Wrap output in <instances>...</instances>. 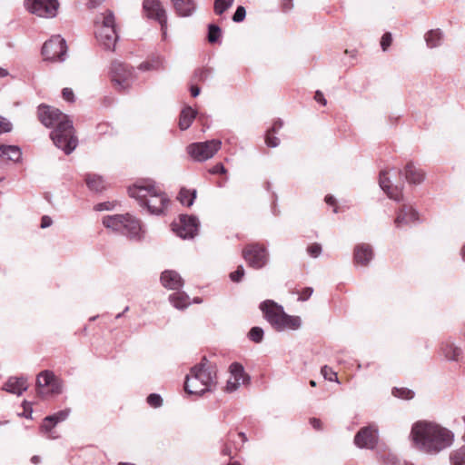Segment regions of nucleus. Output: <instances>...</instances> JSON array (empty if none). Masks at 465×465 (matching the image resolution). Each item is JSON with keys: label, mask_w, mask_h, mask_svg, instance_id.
Returning a JSON list of instances; mask_svg holds the SVG:
<instances>
[{"label": "nucleus", "mask_w": 465, "mask_h": 465, "mask_svg": "<svg viewBox=\"0 0 465 465\" xmlns=\"http://www.w3.org/2000/svg\"><path fill=\"white\" fill-rule=\"evenodd\" d=\"M2 389L9 393L20 396L27 390L26 379L24 377H10Z\"/></svg>", "instance_id": "5701e85b"}, {"label": "nucleus", "mask_w": 465, "mask_h": 465, "mask_svg": "<svg viewBox=\"0 0 465 465\" xmlns=\"http://www.w3.org/2000/svg\"><path fill=\"white\" fill-rule=\"evenodd\" d=\"M26 9L37 16L54 18L59 8L58 0H25Z\"/></svg>", "instance_id": "ddd939ff"}, {"label": "nucleus", "mask_w": 465, "mask_h": 465, "mask_svg": "<svg viewBox=\"0 0 465 465\" xmlns=\"http://www.w3.org/2000/svg\"><path fill=\"white\" fill-rule=\"evenodd\" d=\"M265 320L277 331L285 330H297L301 327L302 320L299 316L287 314L283 307L272 300H265L260 303Z\"/></svg>", "instance_id": "39448f33"}, {"label": "nucleus", "mask_w": 465, "mask_h": 465, "mask_svg": "<svg viewBox=\"0 0 465 465\" xmlns=\"http://www.w3.org/2000/svg\"><path fill=\"white\" fill-rule=\"evenodd\" d=\"M379 184L381 190L387 193L389 198L395 202H401L403 200V183H399L398 184L393 185L387 171L380 172Z\"/></svg>", "instance_id": "dca6fc26"}, {"label": "nucleus", "mask_w": 465, "mask_h": 465, "mask_svg": "<svg viewBox=\"0 0 465 465\" xmlns=\"http://www.w3.org/2000/svg\"><path fill=\"white\" fill-rule=\"evenodd\" d=\"M282 6L284 12L290 11L293 6L292 0H282Z\"/></svg>", "instance_id": "bf43d9fd"}, {"label": "nucleus", "mask_w": 465, "mask_h": 465, "mask_svg": "<svg viewBox=\"0 0 465 465\" xmlns=\"http://www.w3.org/2000/svg\"><path fill=\"white\" fill-rule=\"evenodd\" d=\"M53 223V220L50 216L48 215H44L42 218H41V224H40V227L42 229H45V228H48L52 225Z\"/></svg>", "instance_id": "5fc2aeb1"}, {"label": "nucleus", "mask_w": 465, "mask_h": 465, "mask_svg": "<svg viewBox=\"0 0 465 465\" xmlns=\"http://www.w3.org/2000/svg\"><path fill=\"white\" fill-rule=\"evenodd\" d=\"M222 36L220 26L214 24L208 25L207 40L210 44H215Z\"/></svg>", "instance_id": "473e14b6"}, {"label": "nucleus", "mask_w": 465, "mask_h": 465, "mask_svg": "<svg viewBox=\"0 0 465 465\" xmlns=\"http://www.w3.org/2000/svg\"><path fill=\"white\" fill-rule=\"evenodd\" d=\"M103 224L131 239L139 238L142 230L140 221L129 213L107 215L104 217Z\"/></svg>", "instance_id": "0eeeda50"}, {"label": "nucleus", "mask_w": 465, "mask_h": 465, "mask_svg": "<svg viewBox=\"0 0 465 465\" xmlns=\"http://www.w3.org/2000/svg\"><path fill=\"white\" fill-rule=\"evenodd\" d=\"M246 16V10L242 5H239L233 15H232V21L235 23H241L245 19Z\"/></svg>", "instance_id": "c03bdc74"}, {"label": "nucleus", "mask_w": 465, "mask_h": 465, "mask_svg": "<svg viewBox=\"0 0 465 465\" xmlns=\"http://www.w3.org/2000/svg\"><path fill=\"white\" fill-rule=\"evenodd\" d=\"M272 132L267 131L265 134V143L268 147L275 148L280 144L278 137L272 135Z\"/></svg>", "instance_id": "37998d69"}, {"label": "nucleus", "mask_w": 465, "mask_h": 465, "mask_svg": "<svg viewBox=\"0 0 465 465\" xmlns=\"http://www.w3.org/2000/svg\"><path fill=\"white\" fill-rule=\"evenodd\" d=\"M62 95H63V98L67 102H74V94L71 88H67V87L64 88L62 90Z\"/></svg>", "instance_id": "603ef678"}, {"label": "nucleus", "mask_w": 465, "mask_h": 465, "mask_svg": "<svg viewBox=\"0 0 465 465\" xmlns=\"http://www.w3.org/2000/svg\"><path fill=\"white\" fill-rule=\"evenodd\" d=\"M222 142L213 139L205 142L193 143L186 148L188 154L197 162L212 158L221 148Z\"/></svg>", "instance_id": "9b49d317"}, {"label": "nucleus", "mask_w": 465, "mask_h": 465, "mask_svg": "<svg viewBox=\"0 0 465 465\" xmlns=\"http://www.w3.org/2000/svg\"><path fill=\"white\" fill-rule=\"evenodd\" d=\"M54 377L53 371L47 370L41 371L37 375L36 386L38 388V393H45V390L52 383Z\"/></svg>", "instance_id": "cd10ccee"}, {"label": "nucleus", "mask_w": 465, "mask_h": 465, "mask_svg": "<svg viewBox=\"0 0 465 465\" xmlns=\"http://www.w3.org/2000/svg\"><path fill=\"white\" fill-rule=\"evenodd\" d=\"M39 121L45 127H54L50 133L54 144L65 154L72 153L77 146L78 140L74 135L73 121L59 109L41 104L37 107Z\"/></svg>", "instance_id": "f257e3e1"}, {"label": "nucleus", "mask_w": 465, "mask_h": 465, "mask_svg": "<svg viewBox=\"0 0 465 465\" xmlns=\"http://www.w3.org/2000/svg\"><path fill=\"white\" fill-rule=\"evenodd\" d=\"M175 13L181 17L191 16L196 9L194 0H171Z\"/></svg>", "instance_id": "b1692460"}, {"label": "nucleus", "mask_w": 465, "mask_h": 465, "mask_svg": "<svg viewBox=\"0 0 465 465\" xmlns=\"http://www.w3.org/2000/svg\"><path fill=\"white\" fill-rule=\"evenodd\" d=\"M197 115V111L193 110L191 106L184 107L180 114L179 117V128L182 131L187 130L193 121L195 119Z\"/></svg>", "instance_id": "393cba45"}, {"label": "nucleus", "mask_w": 465, "mask_h": 465, "mask_svg": "<svg viewBox=\"0 0 465 465\" xmlns=\"http://www.w3.org/2000/svg\"><path fill=\"white\" fill-rule=\"evenodd\" d=\"M324 200H325V203L329 205L335 206V204H336V199L334 198V196H332L331 194L326 195Z\"/></svg>", "instance_id": "0e129e2a"}, {"label": "nucleus", "mask_w": 465, "mask_h": 465, "mask_svg": "<svg viewBox=\"0 0 465 465\" xmlns=\"http://www.w3.org/2000/svg\"><path fill=\"white\" fill-rule=\"evenodd\" d=\"M42 55L46 61L53 63L64 62L67 57L66 41L61 35H53L42 46Z\"/></svg>", "instance_id": "1a4fd4ad"}, {"label": "nucleus", "mask_w": 465, "mask_h": 465, "mask_svg": "<svg viewBox=\"0 0 465 465\" xmlns=\"http://www.w3.org/2000/svg\"><path fill=\"white\" fill-rule=\"evenodd\" d=\"M170 302L179 310H183L189 305V296L184 292H177L169 296Z\"/></svg>", "instance_id": "c85d7f7f"}, {"label": "nucleus", "mask_w": 465, "mask_h": 465, "mask_svg": "<svg viewBox=\"0 0 465 465\" xmlns=\"http://www.w3.org/2000/svg\"><path fill=\"white\" fill-rule=\"evenodd\" d=\"M143 8L150 19H154L161 25L163 36H166L167 15L160 0H143Z\"/></svg>", "instance_id": "2eb2a0df"}, {"label": "nucleus", "mask_w": 465, "mask_h": 465, "mask_svg": "<svg viewBox=\"0 0 465 465\" xmlns=\"http://www.w3.org/2000/svg\"><path fill=\"white\" fill-rule=\"evenodd\" d=\"M451 465H464L465 464V445L460 449L451 452L450 456Z\"/></svg>", "instance_id": "c9c22d12"}, {"label": "nucleus", "mask_w": 465, "mask_h": 465, "mask_svg": "<svg viewBox=\"0 0 465 465\" xmlns=\"http://www.w3.org/2000/svg\"><path fill=\"white\" fill-rule=\"evenodd\" d=\"M196 190H188L185 188H182L179 192L177 199L179 202L185 206H192L194 203V200L196 198Z\"/></svg>", "instance_id": "7c9ffc66"}, {"label": "nucleus", "mask_w": 465, "mask_h": 465, "mask_svg": "<svg viewBox=\"0 0 465 465\" xmlns=\"http://www.w3.org/2000/svg\"><path fill=\"white\" fill-rule=\"evenodd\" d=\"M392 395L396 398H400L402 400H411L414 397L415 393L413 391L408 388L394 387L392 389Z\"/></svg>", "instance_id": "e433bc0d"}, {"label": "nucleus", "mask_w": 465, "mask_h": 465, "mask_svg": "<svg viewBox=\"0 0 465 465\" xmlns=\"http://www.w3.org/2000/svg\"><path fill=\"white\" fill-rule=\"evenodd\" d=\"M190 92L193 97H197L201 93V89L198 85L193 84L191 85Z\"/></svg>", "instance_id": "680f3d73"}, {"label": "nucleus", "mask_w": 465, "mask_h": 465, "mask_svg": "<svg viewBox=\"0 0 465 465\" xmlns=\"http://www.w3.org/2000/svg\"><path fill=\"white\" fill-rule=\"evenodd\" d=\"M263 335L264 331L262 328L258 326L252 327L248 332V338L255 343L262 342L263 340Z\"/></svg>", "instance_id": "4c0bfd02"}, {"label": "nucleus", "mask_w": 465, "mask_h": 465, "mask_svg": "<svg viewBox=\"0 0 465 465\" xmlns=\"http://www.w3.org/2000/svg\"><path fill=\"white\" fill-rule=\"evenodd\" d=\"M379 441V430L375 424L361 428L354 436L353 442L359 449L374 450Z\"/></svg>", "instance_id": "4468645a"}, {"label": "nucleus", "mask_w": 465, "mask_h": 465, "mask_svg": "<svg viewBox=\"0 0 465 465\" xmlns=\"http://www.w3.org/2000/svg\"><path fill=\"white\" fill-rule=\"evenodd\" d=\"M210 172L213 174H223L226 173L227 170L222 163H218L213 166Z\"/></svg>", "instance_id": "3c124183"}, {"label": "nucleus", "mask_w": 465, "mask_h": 465, "mask_svg": "<svg viewBox=\"0 0 465 465\" xmlns=\"http://www.w3.org/2000/svg\"><path fill=\"white\" fill-rule=\"evenodd\" d=\"M460 254H461L462 260L465 262V243L463 244V246L460 250Z\"/></svg>", "instance_id": "774afa93"}, {"label": "nucleus", "mask_w": 465, "mask_h": 465, "mask_svg": "<svg viewBox=\"0 0 465 465\" xmlns=\"http://www.w3.org/2000/svg\"><path fill=\"white\" fill-rule=\"evenodd\" d=\"M173 231L182 239H193L198 233L200 223L196 216L181 214L179 222L173 223Z\"/></svg>", "instance_id": "f8f14e48"}, {"label": "nucleus", "mask_w": 465, "mask_h": 465, "mask_svg": "<svg viewBox=\"0 0 465 465\" xmlns=\"http://www.w3.org/2000/svg\"><path fill=\"white\" fill-rule=\"evenodd\" d=\"M234 0H214L213 11L215 15H222L233 4Z\"/></svg>", "instance_id": "f704fd0d"}, {"label": "nucleus", "mask_w": 465, "mask_h": 465, "mask_svg": "<svg viewBox=\"0 0 465 465\" xmlns=\"http://www.w3.org/2000/svg\"><path fill=\"white\" fill-rule=\"evenodd\" d=\"M12 127V124L7 119L0 115V134L11 132Z\"/></svg>", "instance_id": "09e8293b"}, {"label": "nucleus", "mask_w": 465, "mask_h": 465, "mask_svg": "<svg viewBox=\"0 0 465 465\" xmlns=\"http://www.w3.org/2000/svg\"><path fill=\"white\" fill-rule=\"evenodd\" d=\"M310 423L312 424V426L316 429V430H320L321 429V426H322V422L319 419H316V418H312L310 420Z\"/></svg>", "instance_id": "e2e57ef3"}, {"label": "nucleus", "mask_w": 465, "mask_h": 465, "mask_svg": "<svg viewBox=\"0 0 465 465\" xmlns=\"http://www.w3.org/2000/svg\"><path fill=\"white\" fill-rule=\"evenodd\" d=\"M322 245L318 242L312 243L307 247V252L312 258H317L322 253Z\"/></svg>", "instance_id": "79ce46f5"}, {"label": "nucleus", "mask_w": 465, "mask_h": 465, "mask_svg": "<svg viewBox=\"0 0 465 465\" xmlns=\"http://www.w3.org/2000/svg\"><path fill=\"white\" fill-rule=\"evenodd\" d=\"M313 289L312 287H305L302 290L299 300L307 301L312 294Z\"/></svg>", "instance_id": "864d4df0"}, {"label": "nucleus", "mask_w": 465, "mask_h": 465, "mask_svg": "<svg viewBox=\"0 0 465 465\" xmlns=\"http://www.w3.org/2000/svg\"><path fill=\"white\" fill-rule=\"evenodd\" d=\"M212 74L213 70L211 68H198L194 71L193 78L197 81L204 82L211 77Z\"/></svg>", "instance_id": "58836bf2"}, {"label": "nucleus", "mask_w": 465, "mask_h": 465, "mask_svg": "<svg viewBox=\"0 0 465 465\" xmlns=\"http://www.w3.org/2000/svg\"><path fill=\"white\" fill-rule=\"evenodd\" d=\"M231 378L236 380L242 383L245 382V380L249 381L250 378L245 374L243 366L239 362H232L230 367Z\"/></svg>", "instance_id": "c756f323"}, {"label": "nucleus", "mask_w": 465, "mask_h": 465, "mask_svg": "<svg viewBox=\"0 0 465 465\" xmlns=\"http://www.w3.org/2000/svg\"><path fill=\"white\" fill-rule=\"evenodd\" d=\"M8 74L9 73L6 69L0 67V78L6 77Z\"/></svg>", "instance_id": "69168bd1"}, {"label": "nucleus", "mask_w": 465, "mask_h": 465, "mask_svg": "<svg viewBox=\"0 0 465 465\" xmlns=\"http://www.w3.org/2000/svg\"><path fill=\"white\" fill-rule=\"evenodd\" d=\"M160 281L164 288L170 290H180L183 286V278L173 270L163 271L161 273Z\"/></svg>", "instance_id": "aec40b11"}, {"label": "nucleus", "mask_w": 465, "mask_h": 465, "mask_svg": "<svg viewBox=\"0 0 465 465\" xmlns=\"http://www.w3.org/2000/svg\"><path fill=\"white\" fill-rule=\"evenodd\" d=\"M443 36L440 29H431L425 34L424 39L429 48H436L442 45Z\"/></svg>", "instance_id": "bb28decb"}, {"label": "nucleus", "mask_w": 465, "mask_h": 465, "mask_svg": "<svg viewBox=\"0 0 465 465\" xmlns=\"http://www.w3.org/2000/svg\"><path fill=\"white\" fill-rule=\"evenodd\" d=\"M314 99L317 103L321 104L322 105L327 104V100L325 99L323 94L319 90L315 92Z\"/></svg>", "instance_id": "6e6d98bb"}, {"label": "nucleus", "mask_w": 465, "mask_h": 465, "mask_svg": "<svg viewBox=\"0 0 465 465\" xmlns=\"http://www.w3.org/2000/svg\"><path fill=\"white\" fill-rule=\"evenodd\" d=\"M84 181L88 189L93 192L99 193L105 188L104 178L96 173H86Z\"/></svg>", "instance_id": "a878e982"}, {"label": "nucleus", "mask_w": 465, "mask_h": 465, "mask_svg": "<svg viewBox=\"0 0 465 465\" xmlns=\"http://www.w3.org/2000/svg\"><path fill=\"white\" fill-rule=\"evenodd\" d=\"M321 373L322 374L325 380L339 382L337 373L327 365L322 367Z\"/></svg>", "instance_id": "ea45409f"}, {"label": "nucleus", "mask_w": 465, "mask_h": 465, "mask_svg": "<svg viewBox=\"0 0 465 465\" xmlns=\"http://www.w3.org/2000/svg\"><path fill=\"white\" fill-rule=\"evenodd\" d=\"M241 384H242V383L238 381H236V380H233L232 378H230L227 381V383H226V386H225V391L227 392H233L236 390H238V388L240 387Z\"/></svg>", "instance_id": "8fccbe9b"}, {"label": "nucleus", "mask_w": 465, "mask_h": 465, "mask_svg": "<svg viewBox=\"0 0 465 465\" xmlns=\"http://www.w3.org/2000/svg\"><path fill=\"white\" fill-rule=\"evenodd\" d=\"M129 196L135 199L142 209L153 215H162L170 203L168 195L152 180L139 181L128 188Z\"/></svg>", "instance_id": "7ed1b4c3"}, {"label": "nucleus", "mask_w": 465, "mask_h": 465, "mask_svg": "<svg viewBox=\"0 0 465 465\" xmlns=\"http://www.w3.org/2000/svg\"><path fill=\"white\" fill-rule=\"evenodd\" d=\"M373 258V251L370 244L361 243L355 246L353 260L361 266H367Z\"/></svg>", "instance_id": "412c9836"}, {"label": "nucleus", "mask_w": 465, "mask_h": 465, "mask_svg": "<svg viewBox=\"0 0 465 465\" xmlns=\"http://www.w3.org/2000/svg\"><path fill=\"white\" fill-rule=\"evenodd\" d=\"M217 383L216 365L210 363L203 357L200 363L195 364L186 375L184 391L190 395L201 396L211 391Z\"/></svg>", "instance_id": "20e7f679"}, {"label": "nucleus", "mask_w": 465, "mask_h": 465, "mask_svg": "<svg viewBox=\"0 0 465 465\" xmlns=\"http://www.w3.org/2000/svg\"><path fill=\"white\" fill-rule=\"evenodd\" d=\"M283 126V122L281 119L274 121L272 126L268 130L272 133H277Z\"/></svg>", "instance_id": "4d7b16f0"}, {"label": "nucleus", "mask_w": 465, "mask_h": 465, "mask_svg": "<svg viewBox=\"0 0 465 465\" xmlns=\"http://www.w3.org/2000/svg\"><path fill=\"white\" fill-rule=\"evenodd\" d=\"M420 221V215L418 211L411 204H402L396 211V217L394 223L397 228H401L405 225L418 223Z\"/></svg>", "instance_id": "f3484780"}, {"label": "nucleus", "mask_w": 465, "mask_h": 465, "mask_svg": "<svg viewBox=\"0 0 465 465\" xmlns=\"http://www.w3.org/2000/svg\"><path fill=\"white\" fill-rule=\"evenodd\" d=\"M242 257L247 264L255 270L262 269L269 262V252L266 247L259 242L246 244L242 249Z\"/></svg>", "instance_id": "9d476101"}, {"label": "nucleus", "mask_w": 465, "mask_h": 465, "mask_svg": "<svg viewBox=\"0 0 465 465\" xmlns=\"http://www.w3.org/2000/svg\"><path fill=\"white\" fill-rule=\"evenodd\" d=\"M222 453L223 455H230L231 453V450L229 447L225 446L223 450H222Z\"/></svg>", "instance_id": "338daca9"}, {"label": "nucleus", "mask_w": 465, "mask_h": 465, "mask_svg": "<svg viewBox=\"0 0 465 465\" xmlns=\"http://www.w3.org/2000/svg\"><path fill=\"white\" fill-rule=\"evenodd\" d=\"M440 351L450 361H460L464 357L461 347L456 345L450 339L440 343Z\"/></svg>", "instance_id": "6ab92c4d"}, {"label": "nucleus", "mask_w": 465, "mask_h": 465, "mask_svg": "<svg viewBox=\"0 0 465 465\" xmlns=\"http://www.w3.org/2000/svg\"><path fill=\"white\" fill-rule=\"evenodd\" d=\"M391 42H392V35L391 33L387 32L385 34H383V35L381 36V47L382 49V51H387L388 48L390 47V45H391Z\"/></svg>", "instance_id": "49530a36"}, {"label": "nucleus", "mask_w": 465, "mask_h": 465, "mask_svg": "<svg viewBox=\"0 0 465 465\" xmlns=\"http://www.w3.org/2000/svg\"><path fill=\"white\" fill-rule=\"evenodd\" d=\"M397 173L400 177H403L408 183L413 185L420 184L425 179V173L412 162L407 163L404 168L399 169Z\"/></svg>", "instance_id": "a211bd4d"}, {"label": "nucleus", "mask_w": 465, "mask_h": 465, "mask_svg": "<svg viewBox=\"0 0 465 465\" xmlns=\"http://www.w3.org/2000/svg\"><path fill=\"white\" fill-rule=\"evenodd\" d=\"M24 404L25 411L23 413V416H25V418H29L32 415L33 410L29 402L25 401Z\"/></svg>", "instance_id": "052dcab7"}, {"label": "nucleus", "mask_w": 465, "mask_h": 465, "mask_svg": "<svg viewBox=\"0 0 465 465\" xmlns=\"http://www.w3.org/2000/svg\"><path fill=\"white\" fill-rule=\"evenodd\" d=\"M70 413L69 409L59 411L52 415L46 416L41 424V430L45 433L51 432L52 429L59 422L65 420Z\"/></svg>", "instance_id": "4be33fe9"}, {"label": "nucleus", "mask_w": 465, "mask_h": 465, "mask_svg": "<svg viewBox=\"0 0 465 465\" xmlns=\"http://www.w3.org/2000/svg\"><path fill=\"white\" fill-rule=\"evenodd\" d=\"M94 25L95 37L99 44L106 50H114L118 39L114 12L107 9L96 15Z\"/></svg>", "instance_id": "423d86ee"}, {"label": "nucleus", "mask_w": 465, "mask_h": 465, "mask_svg": "<svg viewBox=\"0 0 465 465\" xmlns=\"http://www.w3.org/2000/svg\"><path fill=\"white\" fill-rule=\"evenodd\" d=\"M147 403L153 408H159L163 405V398L158 393H151L146 399Z\"/></svg>", "instance_id": "a19ab883"}, {"label": "nucleus", "mask_w": 465, "mask_h": 465, "mask_svg": "<svg viewBox=\"0 0 465 465\" xmlns=\"http://www.w3.org/2000/svg\"><path fill=\"white\" fill-rule=\"evenodd\" d=\"M244 268L242 265H239L237 269L230 273V279L234 282H239L244 276Z\"/></svg>", "instance_id": "a18cd8bd"}, {"label": "nucleus", "mask_w": 465, "mask_h": 465, "mask_svg": "<svg viewBox=\"0 0 465 465\" xmlns=\"http://www.w3.org/2000/svg\"><path fill=\"white\" fill-rule=\"evenodd\" d=\"M4 151V155L13 162L17 163L22 158L21 149L16 145H5Z\"/></svg>", "instance_id": "2f4dec72"}, {"label": "nucleus", "mask_w": 465, "mask_h": 465, "mask_svg": "<svg viewBox=\"0 0 465 465\" xmlns=\"http://www.w3.org/2000/svg\"><path fill=\"white\" fill-rule=\"evenodd\" d=\"M97 211H104V210H111L112 209V203L109 202L101 203H98L95 207Z\"/></svg>", "instance_id": "13d9d810"}, {"label": "nucleus", "mask_w": 465, "mask_h": 465, "mask_svg": "<svg viewBox=\"0 0 465 465\" xmlns=\"http://www.w3.org/2000/svg\"><path fill=\"white\" fill-rule=\"evenodd\" d=\"M410 439L418 450L437 454L452 444L454 434L434 422L419 420L412 424Z\"/></svg>", "instance_id": "f03ea898"}, {"label": "nucleus", "mask_w": 465, "mask_h": 465, "mask_svg": "<svg viewBox=\"0 0 465 465\" xmlns=\"http://www.w3.org/2000/svg\"><path fill=\"white\" fill-rule=\"evenodd\" d=\"M46 391H49L53 394H59L62 392V385L60 381H58L55 377L52 383L46 388Z\"/></svg>", "instance_id": "de8ad7c7"}, {"label": "nucleus", "mask_w": 465, "mask_h": 465, "mask_svg": "<svg viewBox=\"0 0 465 465\" xmlns=\"http://www.w3.org/2000/svg\"><path fill=\"white\" fill-rule=\"evenodd\" d=\"M163 65V60L160 57L153 58L152 60L145 61L139 65L141 71L158 70Z\"/></svg>", "instance_id": "72a5a7b5"}, {"label": "nucleus", "mask_w": 465, "mask_h": 465, "mask_svg": "<svg viewBox=\"0 0 465 465\" xmlns=\"http://www.w3.org/2000/svg\"><path fill=\"white\" fill-rule=\"evenodd\" d=\"M110 73L111 80L119 92L128 90L134 81V70L127 64L114 61L111 64Z\"/></svg>", "instance_id": "6e6552de"}]
</instances>
